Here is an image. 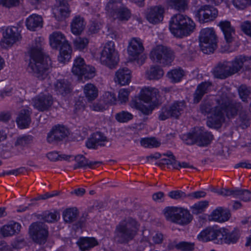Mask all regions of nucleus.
I'll return each mask as SVG.
<instances>
[{
    "label": "nucleus",
    "instance_id": "obj_56",
    "mask_svg": "<svg viewBox=\"0 0 251 251\" xmlns=\"http://www.w3.org/2000/svg\"><path fill=\"white\" fill-rule=\"evenodd\" d=\"M238 92L240 98L244 101H246L250 94V90L246 85H242L238 89Z\"/></svg>",
    "mask_w": 251,
    "mask_h": 251
},
{
    "label": "nucleus",
    "instance_id": "obj_2",
    "mask_svg": "<svg viewBox=\"0 0 251 251\" xmlns=\"http://www.w3.org/2000/svg\"><path fill=\"white\" fill-rule=\"evenodd\" d=\"M43 39L36 38L28 52L30 55L29 67L36 76L45 78L48 75L51 66V60L43 51Z\"/></svg>",
    "mask_w": 251,
    "mask_h": 251
},
{
    "label": "nucleus",
    "instance_id": "obj_50",
    "mask_svg": "<svg viewBox=\"0 0 251 251\" xmlns=\"http://www.w3.org/2000/svg\"><path fill=\"white\" fill-rule=\"evenodd\" d=\"M115 118L120 123H126L133 118V115L127 111H122L115 115Z\"/></svg>",
    "mask_w": 251,
    "mask_h": 251
},
{
    "label": "nucleus",
    "instance_id": "obj_30",
    "mask_svg": "<svg viewBox=\"0 0 251 251\" xmlns=\"http://www.w3.org/2000/svg\"><path fill=\"white\" fill-rule=\"evenodd\" d=\"M33 140V137L30 135H24L18 137L15 143V146L20 151L27 149Z\"/></svg>",
    "mask_w": 251,
    "mask_h": 251
},
{
    "label": "nucleus",
    "instance_id": "obj_36",
    "mask_svg": "<svg viewBox=\"0 0 251 251\" xmlns=\"http://www.w3.org/2000/svg\"><path fill=\"white\" fill-rule=\"evenodd\" d=\"M56 90L64 95L69 93L72 90V86L67 79H59L55 84Z\"/></svg>",
    "mask_w": 251,
    "mask_h": 251
},
{
    "label": "nucleus",
    "instance_id": "obj_33",
    "mask_svg": "<svg viewBox=\"0 0 251 251\" xmlns=\"http://www.w3.org/2000/svg\"><path fill=\"white\" fill-rule=\"evenodd\" d=\"M77 244L81 251H85L97 245L98 242L94 238L82 237L78 240Z\"/></svg>",
    "mask_w": 251,
    "mask_h": 251
},
{
    "label": "nucleus",
    "instance_id": "obj_9",
    "mask_svg": "<svg viewBox=\"0 0 251 251\" xmlns=\"http://www.w3.org/2000/svg\"><path fill=\"white\" fill-rule=\"evenodd\" d=\"M105 10L113 19L123 22L128 21L131 15L130 10L122 3L121 0H110Z\"/></svg>",
    "mask_w": 251,
    "mask_h": 251
},
{
    "label": "nucleus",
    "instance_id": "obj_47",
    "mask_svg": "<svg viewBox=\"0 0 251 251\" xmlns=\"http://www.w3.org/2000/svg\"><path fill=\"white\" fill-rule=\"evenodd\" d=\"M198 136V131H197L193 133H188L183 135L182 139L187 145H191L194 144H197Z\"/></svg>",
    "mask_w": 251,
    "mask_h": 251
},
{
    "label": "nucleus",
    "instance_id": "obj_32",
    "mask_svg": "<svg viewBox=\"0 0 251 251\" xmlns=\"http://www.w3.org/2000/svg\"><path fill=\"white\" fill-rule=\"evenodd\" d=\"M225 234L223 235V237L221 240V243H225L226 244H233L236 243L239 238V230L237 229H234L231 232H228V230L224 228Z\"/></svg>",
    "mask_w": 251,
    "mask_h": 251
},
{
    "label": "nucleus",
    "instance_id": "obj_7",
    "mask_svg": "<svg viewBox=\"0 0 251 251\" xmlns=\"http://www.w3.org/2000/svg\"><path fill=\"white\" fill-rule=\"evenodd\" d=\"M50 45L53 49H59L58 60L61 63L68 61L71 57L72 49L65 36L59 31L50 36Z\"/></svg>",
    "mask_w": 251,
    "mask_h": 251
},
{
    "label": "nucleus",
    "instance_id": "obj_16",
    "mask_svg": "<svg viewBox=\"0 0 251 251\" xmlns=\"http://www.w3.org/2000/svg\"><path fill=\"white\" fill-rule=\"evenodd\" d=\"M195 17L200 23L213 21L218 16V11L214 6L205 4L201 6L195 12Z\"/></svg>",
    "mask_w": 251,
    "mask_h": 251
},
{
    "label": "nucleus",
    "instance_id": "obj_43",
    "mask_svg": "<svg viewBox=\"0 0 251 251\" xmlns=\"http://www.w3.org/2000/svg\"><path fill=\"white\" fill-rule=\"evenodd\" d=\"M100 101L105 105H112L116 104L117 99L114 93L110 92H106L101 97Z\"/></svg>",
    "mask_w": 251,
    "mask_h": 251
},
{
    "label": "nucleus",
    "instance_id": "obj_13",
    "mask_svg": "<svg viewBox=\"0 0 251 251\" xmlns=\"http://www.w3.org/2000/svg\"><path fill=\"white\" fill-rule=\"evenodd\" d=\"M29 233L33 240L40 245L44 244L48 237V227L42 222H35L29 226Z\"/></svg>",
    "mask_w": 251,
    "mask_h": 251
},
{
    "label": "nucleus",
    "instance_id": "obj_57",
    "mask_svg": "<svg viewBox=\"0 0 251 251\" xmlns=\"http://www.w3.org/2000/svg\"><path fill=\"white\" fill-rule=\"evenodd\" d=\"M176 51L178 54L183 57H186L189 53V48L187 45L183 44H178L176 45Z\"/></svg>",
    "mask_w": 251,
    "mask_h": 251
},
{
    "label": "nucleus",
    "instance_id": "obj_55",
    "mask_svg": "<svg viewBox=\"0 0 251 251\" xmlns=\"http://www.w3.org/2000/svg\"><path fill=\"white\" fill-rule=\"evenodd\" d=\"M168 196L174 200H182L188 197L187 195L181 190L172 191L169 193Z\"/></svg>",
    "mask_w": 251,
    "mask_h": 251
},
{
    "label": "nucleus",
    "instance_id": "obj_17",
    "mask_svg": "<svg viewBox=\"0 0 251 251\" xmlns=\"http://www.w3.org/2000/svg\"><path fill=\"white\" fill-rule=\"evenodd\" d=\"M21 37L18 28L16 26L8 27L6 28L3 38L0 44L2 48H6L18 41Z\"/></svg>",
    "mask_w": 251,
    "mask_h": 251
},
{
    "label": "nucleus",
    "instance_id": "obj_61",
    "mask_svg": "<svg viewBox=\"0 0 251 251\" xmlns=\"http://www.w3.org/2000/svg\"><path fill=\"white\" fill-rule=\"evenodd\" d=\"M242 30L247 35L251 37V23L249 22L243 23L241 25Z\"/></svg>",
    "mask_w": 251,
    "mask_h": 251
},
{
    "label": "nucleus",
    "instance_id": "obj_12",
    "mask_svg": "<svg viewBox=\"0 0 251 251\" xmlns=\"http://www.w3.org/2000/svg\"><path fill=\"white\" fill-rule=\"evenodd\" d=\"M72 72L78 77L83 76L84 78H92L97 76L95 68L92 66L85 65L84 59L79 57L74 60Z\"/></svg>",
    "mask_w": 251,
    "mask_h": 251
},
{
    "label": "nucleus",
    "instance_id": "obj_22",
    "mask_svg": "<svg viewBox=\"0 0 251 251\" xmlns=\"http://www.w3.org/2000/svg\"><path fill=\"white\" fill-rule=\"evenodd\" d=\"M107 137L100 132L93 133L86 143V147L89 149H96L98 146H104L107 142Z\"/></svg>",
    "mask_w": 251,
    "mask_h": 251
},
{
    "label": "nucleus",
    "instance_id": "obj_41",
    "mask_svg": "<svg viewBox=\"0 0 251 251\" xmlns=\"http://www.w3.org/2000/svg\"><path fill=\"white\" fill-rule=\"evenodd\" d=\"M170 6L175 9L183 12L188 9V0H170Z\"/></svg>",
    "mask_w": 251,
    "mask_h": 251
},
{
    "label": "nucleus",
    "instance_id": "obj_1",
    "mask_svg": "<svg viewBox=\"0 0 251 251\" xmlns=\"http://www.w3.org/2000/svg\"><path fill=\"white\" fill-rule=\"evenodd\" d=\"M219 96L216 100L217 105L214 108L211 100L204 101L201 104V112L207 116V126L214 128H220L225 121L226 116L229 119L233 118L239 112L241 127L243 129L248 127L250 118L243 111L241 103L231 101L226 93H219Z\"/></svg>",
    "mask_w": 251,
    "mask_h": 251
},
{
    "label": "nucleus",
    "instance_id": "obj_3",
    "mask_svg": "<svg viewBox=\"0 0 251 251\" xmlns=\"http://www.w3.org/2000/svg\"><path fill=\"white\" fill-rule=\"evenodd\" d=\"M138 222L131 217L125 218L116 226L115 239L121 244L127 243L134 239L139 229Z\"/></svg>",
    "mask_w": 251,
    "mask_h": 251
},
{
    "label": "nucleus",
    "instance_id": "obj_24",
    "mask_svg": "<svg viewBox=\"0 0 251 251\" xmlns=\"http://www.w3.org/2000/svg\"><path fill=\"white\" fill-rule=\"evenodd\" d=\"M230 216V211L228 209L218 207L212 212L209 219L211 221L223 223L228 221Z\"/></svg>",
    "mask_w": 251,
    "mask_h": 251
},
{
    "label": "nucleus",
    "instance_id": "obj_58",
    "mask_svg": "<svg viewBox=\"0 0 251 251\" xmlns=\"http://www.w3.org/2000/svg\"><path fill=\"white\" fill-rule=\"evenodd\" d=\"M129 92L125 89H120L119 92V100L121 103H126L128 100Z\"/></svg>",
    "mask_w": 251,
    "mask_h": 251
},
{
    "label": "nucleus",
    "instance_id": "obj_64",
    "mask_svg": "<svg viewBox=\"0 0 251 251\" xmlns=\"http://www.w3.org/2000/svg\"><path fill=\"white\" fill-rule=\"evenodd\" d=\"M240 167L248 169H251V161L245 160L244 161L240 162L235 165V168H238Z\"/></svg>",
    "mask_w": 251,
    "mask_h": 251
},
{
    "label": "nucleus",
    "instance_id": "obj_63",
    "mask_svg": "<svg viewBox=\"0 0 251 251\" xmlns=\"http://www.w3.org/2000/svg\"><path fill=\"white\" fill-rule=\"evenodd\" d=\"M164 239L163 235L160 232H156L152 236V241L155 244H160L163 242Z\"/></svg>",
    "mask_w": 251,
    "mask_h": 251
},
{
    "label": "nucleus",
    "instance_id": "obj_29",
    "mask_svg": "<svg viewBox=\"0 0 251 251\" xmlns=\"http://www.w3.org/2000/svg\"><path fill=\"white\" fill-rule=\"evenodd\" d=\"M211 85V83L208 81L203 82L199 84L194 94V102H199L203 95L209 90Z\"/></svg>",
    "mask_w": 251,
    "mask_h": 251
},
{
    "label": "nucleus",
    "instance_id": "obj_34",
    "mask_svg": "<svg viewBox=\"0 0 251 251\" xmlns=\"http://www.w3.org/2000/svg\"><path fill=\"white\" fill-rule=\"evenodd\" d=\"M84 93L88 101H92L98 96V89L93 84L88 83L84 86Z\"/></svg>",
    "mask_w": 251,
    "mask_h": 251
},
{
    "label": "nucleus",
    "instance_id": "obj_25",
    "mask_svg": "<svg viewBox=\"0 0 251 251\" xmlns=\"http://www.w3.org/2000/svg\"><path fill=\"white\" fill-rule=\"evenodd\" d=\"M75 160L76 164L74 165V169L87 168L94 169L96 167L102 164L101 161H90L84 155L78 154L75 156Z\"/></svg>",
    "mask_w": 251,
    "mask_h": 251
},
{
    "label": "nucleus",
    "instance_id": "obj_40",
    "mask_svg": "<svg viewBox=\"0 0 251 251\" xmlns=\"http://www.w3.org/2000/svg\"><path fill=\"white\" fill-rule=\"evenodd\" d=\"M233 197L249 201H251V192L247 189L234 188Z\"/></svg>",
    "mask_w": 251,
    "mask_h": 251
},
{
    "label": "nucleus",
    "instance_id": "obj_10",
    "mask_svg": "<svg viewBox=\"0 0 251 251\" xmlns=\"http://www.w3.org/2000/svg\"><path fill=\"white\" fill-rule=\"evenodd\" d=\"M150 57L155 63L168 65L173 61L175 55L170 48L159 45L152 49L150 53Z\"/></svg>",
    "mask_w": 251,
    "mask_h": 251
},
{
    "label": "nucleus",
    "instance_id": "obj_31",
    "mask_svg": "<svg viewBox=\"0 0 251 251\" xmlns=\"http://www.w3.org/2000/svg\"><path fill=\"white\" fill-rule=\"evenodd\" d=\"M43 20L41 16L33 14L29 16L26 20V26L30 30H35L38 27H41Z\"/></svg>",
    "mask_w": 251,
    "mask_h": 251
},
{
    "label": "nucleus",
    "instance_id": "obj_62",
    "mask_svg": "<svg viewBox=\"0 0 251 251\" xmlns=\"http://www.w3.org/2000/svg\"><path fill=\"white\" fill-rule=\"evenodd\" d=\"M101 101L93 103L90 105L91 109L95 111H102L105 109V104L101 103Z\"/></svg>",
    "mask_w": 251,
    "mask_h": 251
},
{
    "label": "nucleus",
    "instance_id": "obj_27",
    "mask_svg": "<svg viewBox=\"0 0 251 251\" xmlns=\"http://www.w3.org/2000/svg\"><path fill=\"white\" fill-rule=\"evenodd\" d=\"M21 228V226L19 223L11 222L3 226L0 229V232L4 237L11 236L19 233Z\"/></svg>",
    "mask_w": 251,
    "mask_h": 251
},
{
    "label": "nucleus",
    "instance_id": "obj_4",
    "mask_svg": "<svg viewBox=\"0 0 251 251\" xmlns=\"http://www.w3.org/2000/svg\"><path fill=\"white\" fill-rule=\"evenodd\" d=\"M194 21L186 15H174L169 22L171 32L176 37L183 38L190 35L195 29Z\"/></svg>",
    "mask_w": 251,
    "mask_h": 251
},
{
    "label": "nucleus",
    "instance_id": "obj_53",
    "mask_svg": "<svg viewBox=\"0 0 251 251\" xmlns=\"http://www.w3.org/2000/svg\"><path fill=\"white\" fill-rule=\"evenodd\" d=\"M234 6L239 9H244L251 5V0H232Z\"/></svg>",
    "mask_w": 251,
    "mask_h": 251
},
{
    "label": "nucleus",
    "instance_id": "obj_37",
    "mask_svg": "<svg viewBox=\"0 0 251 251\" xmlns=\"http://www.w3.org/2000/svg\"><path fill=\"white\" fill-rule=\"evenodd\" d=\"M169 107L172 117L178 118L181 114L182 112L185 107V102L183 101H176Z\"/></svg>",
    "mask_w": 251,
    "mask_h": 251
},
{
    "label": "nucleus",
    "instance_id": "obj_59",
    "mask_svg": "<svg viewBox=\"0 0 251 251\" xmlns=\"http://www.w3.org/2000/svg\"><path fill=\"white\" fill-rule=\"evenodd\" d=\"M20 0H0L1 4L7 8H11L18 5Z\"/></svg>",
    "mask_w": 251,
    "mask_h": 251
},
{
    "label": "nucleus",
    "instance_id": "obj_45",
    "mask_svg": "<svg viewBox=\"0 0 251 251\" xmlns=\"http://www.w3.org/2000/svg\"><path fill=\"white\" fill-rule=\"evenodd\" d=\"M41 219L48 223H53L56 222L59 218V215L56 212H51L46 211L41 215Z\"/></svg>",
    "mask_w": 251,
    "mask_h": 251
},
{
    "label": "nucleus",
    "instance_id": "obj_48",
    "mask_svg": "<svg viewBox=\"0 0 251 251\" xmlns=\"http://www.w3.org/2000/svg\"><path fill=\"white\" fill-rule=\"evenodd\" d=\"M186 72L180 68H176L169 71L167 76L169 78H181L186 76Z\"/></svg>",
    "mask_w": 251,
    "mask_h": 251
},
{
    "label": "nucleus",
    "instance_id": "obj_49",
    "mask_svg": "<svg viewBox=\"0 0 251 251\" xmlns=\"http://www.w3.org/2000/svg\"><path fill=\"white\" fill-rule=\"evenodd\" d=\"M47 156L51 161H56L63 159L68 160L71 157V155H68L65 154L59 155L56 151L50 152L47 154Z\"/></svg>",
    "mask_w": 251,
    "mask_h": 251
},
{
    "label": "nucleus",
    "instance_id": "obj_44",
    "mask_svg": "<svg viewBox=\"0 0 251 251\" xmlns=\"http://www.w3.org/2000/svg\"><path fill=\"white\" fill-rule=\"evenodd\" d=\"M140 143L143 147L149 148H156L160 145V142L154 137L142 139Z\"/></svg>",
    "mask_w": 251,
    "mask_h": 251
},
{
    "label": "nucleus",
    "instance_id": "obj_51",
    "mask_svg": "<svg viewBox=\"0 0 251 251\" xmlns=\"http://www.w3.org/2000/svg\"><path fill=\"white\" fill-rule=\"evenodd\" d=\"M175 247L181 251H191L194 249V244L191 242L181 241L176 244Z\"/></svg>",
    "mask_w": 251,
    "mask_h": 251
},
{
    "label": "nucleus",
    "instance_id": "obj_8",
    "mask_svg": "<svg viewBox=\"0 0 251 251\" xmlns=\"http://www.w3.org/2000/svg\"><path fill=\"white\" fill-rule=\"evenodd\" d=\"M163 212L168 221L181 226L189 224L193 219L189 211L182 207H167L164 209Z\"/></svg>",
    "mask_w": 251,
    "mask_h": 251
},
{
    "label": "nucleus",
    "instance_id": "obj_11",
    "mask_svg": "<svg viewBox=\"0 0 251 251\" xmlns=\"http://www.w3.org/2000/svg\"><path fill=\"white\" fill-rule=\"evenodd\" d=\"M216 46V36L213 28L202 29L200 36V46L201 51L205 54L212 53Z\"/></svg>",
    "mask_w": 251,
    "mask_h": 251
},
{
    "label": "nucleus",
    "instance_id": "obj_15",
    "mask_svg": "<svg viewBox=\"0 0 251 251\" xmlns=\"http://www.w3.org/2000/svg\"><path fill=\"white\" fill-rule=\"evenodd\" d=\"M100 60L102 64L110 68L117 63L118 58L113 42H108L105 45L100 53Z\"/></svg>",
    "mask_w": 251,
    "mask_h": 251
},
{
    "label": "nucleus",
    "instance_id": "obj_26",
    "mask_svg": "<svg viewBox=\"0 0 251 251\" xmlns=\"http://www.w3.org/2000/svg\"><path fill=\"white\" fill-rule=\"evenodd\" d=\"M218 25L222 30L226 42L228 43L232 42L235 35V29L231 26L230 22L226 20L222 21L219 23Z\"/></svg>",
    "mask_w": 251,
    "mask_h": 251
},
{
    "label": "nucleus",
    "instance_id": "obj_28",
    "mask_svg": "<svg viewBox=\"0 0 251 251\" xmlns=\"http://www.w3.org/2000/svg\"><path fill=\"white\" fill-rule=\"evenodd\" d=\"M86 23L84 19L80 16L74 18L71 24L72 32L75 35H79L84 30Z\"/></svg>",
    "mask_w": 251,
    "mask_h": 251
},
{
    "label": "nucleus",
    "instance_id": "obj_23",
    "mask_svg": "<svg viewBox=\"0 0 251 251\" xmlns=\"http://www.w3.org/2000/svg\"><path fill=\"white\" fill-rule=\"evenodd\" d=\"M32 113L31 108L26 107L21 110L16 119V122L19 127L25 128L28 127L31 123L30 115Z\"/></svg>",
    "mask_w": 251,
    "mask_h": 251
},
{
    "label": "nucleus",
    "instance_id": "obj_35",
    "mask_svg": "<svg viewBox=\"0 0 251 251\" xmlns=\"http://www.w3.org/2000/svg\"><path fill=\"white\" fill-rule=\"evenodd\" d=\"M197 144L201 147L208 145L213 139V135L210 132L198 131Z\"/></svg>",
    "mask_w": 251,
    "mask_h": 251
},
{
    "label": "nucleus",
    "instance_id": "obj_14",
    "mask_svg": "<svg viewBox=\"0 0 251 251\" xmlns=\"http://www.w3.org/2000/svg\"><path fill=\"white\" fill-rule=\"evenodd\" d=\"M224 234V228L209 226L201 231L198 235L197 238L199 240L202 242L214 241L215 243L220 244Z\"/></svg>",
    "mask_w": 251,
    "mask_h": 251
},
{
    "label": "nucleus",
    "instance_id": "obj_21",
    "mask_svg": "<svg viewBox=\"0 0 251 251\" xmlns=\"http://www.w3.org/2000/svg\"><path fill=\"white\" fill-rule=\"evenodd\" d=\"M164 13V8L162 6H154L149 10L146 18L150 23L156 24L163 20Z\"/></svg>",
    "mask_w": 251,
    "mask_h": 251
},
{
    "label": "nucleus",
    "instance_id": "obj_39",
    "mask_svg": "<svg viewBox=\"0 0 251 251\" xmlns=\"http://www.w3.org/2000/svg\"><path fill=\"white\" fill-rule=\"evenodd\" d=\"M78 214V210L76 208H69L63 212V217L65 222L70 223L76 219Z\"/></svg>",
    "mask_w": 251,
    "mask_h": 251
},
{
    "label": "nucleus",
    "instance_id": "obj_19",
    "mask_svg": "<svg viewBox=\"0 0 251 251\" xmlns=\"http://www.w3.org/2000/svg\"><path fill=\"white\" fill-rule=\"evenodd\" d=\"M144 50L143 43L139 38L133 37L128 42L127 48L129 55L135 60Z\"/></svg>",
    "mask_w": 251,
    "mask_h": 251
},
{
    "label": "nucleus",
    "instance_id": "obj_5",
    "mask_svg": "<svg viewBox=\"0 0 251 251\" xmlns=\"http://www.w3.org/2000/svg\"><path fill=\"white\" fill-rule=\"evenodd\" d=\"M158 95V91L155 88H143L140 91L139 96L132 99L130 105L131 107L140 110L144 114L149 115L152 112L153 109L151 105H145L142 103V102L146 103L151 102H155Z\"/></svg>",
    "mask_w": 251,
    "mask_h": 251
},
{
    "label": "nucleus",
    "instance_id": "obj_52",
    "mask_svg": "<svg viewBox=\"0 0 251 251\" xmlns=\"http://www.w3.org/2000/svg\"><path fill=\"white\" fill-rule=\"evenodd\" d=\"M116 78H131L133 77L131 71L127 68L119 69L115 73Z\"/></svg>",
    "mask_w": 251,
    "mask_h": 251
},
{
    "label": "nucleus",
    "instance_id": "obj_20",
    "mask_svg": "<svg viewBox=\"0 0 251 251\" xmlns=\"http://www.w3.org/2000/svg\"><path fill=\"white\" fill-rule=\"evenodd\" d=\"M67 130L63 126L58 125L52 127L48 134L47 141L50 143L63 140L67 135Z\"/></svg>",
    "mask_w": 251,
    "mask_h": 251
},
{
    "label": "nucleus",
    "instance_id": "obj_18",
    "mask_svg": "<svg viewBox=\"0 0 251 251\" xmlns=\"http://www.w3.org/2000/svg\"><path fill=\"white\" fill-rule=\"evenodd\" d=\"M33 107L40 111L49 109L52 104V98L49 95L40 94L32 99Z\"/></svg>",
    "mask_w": 251,
    "mask_h": 251
},
{
    "label": "nucleus",
    "instance_id": "obj_42",
    "mask_svg": "<svg viewBox=\"0 0 251 251\" xmlns=\"http://www.w3.org/2000/svg\"><path fill=\"white\" fill-rule=\"evenodd\" d=\"M208 204L207 201H200L191 207L192 212L196 215L201 213L208 207Z\"/></svg>",
    "mask_w": 251,
    "mask_h": 251
},
{
    "label": "nucleus",
    "instance_id": "obj_46",
    "mask_svg": "<svg viewBox=\"0 0 251 251\" xmlns=\"http://www.w3.org/2000/svg\"><path fill=\"white\" fill-rule=\"evenodd\" d=\"M88 40L85 37H76L73 40V44L75 49L81 50L85 49L88 44Z\"/></svg>",
    "mask_w": 251,
    "mask_h": 251
},
{
    "label": "nucleus",
    "instance_id": "obj_38",
    "mask_svg": "<svg viewBox=\"0 0 251 251\" xmlns=\"http://www.w3.org/2000/svg\"><path fill=\"white\" fill-rule=\"evenodd\" d=\"M149 78H161L164 75L163 70L159 66L152 65L146 71Z\"/></svg>",
    "mask_w": 251,
    "mask_h": 251
},
{
    "label": "nucleus",
    "instance_id": "obj_54",
    "mask_svg": "<svg viewBox=\"0 0 251 251\" xmlns=\"http://www.w3.org/2000/svg\"><path fill=\"white\" fill-rule=\"evenodd\" d=\"M171 117H172V116L168 106H163L159 111V119L164 121Z\"/></svg>",
    "mask_w": 251,
    "mask_h": 251
},
{
    "label": "nucleus",
    "instance_id": "obj_6",
    "mask_svg": "<svg viewBox=\"0 0 251 251\" xmlns=\"http://www.w3.org/2000/svg\"><path fill=\"white\" fill-rule=\"evenodd\" d=\"M251 60V56L240 55L231 62L225 61L220 63L213 70V74L216 78H224L231 76L238 73L242 68L244 63Z\"/></svg>",
    "mask_w": 251,
    "mask_h": 251
},
{
    "label": "nucleus",
    "instance_id": "obj_60",
    "mask_svg": "<svg viewBox=\"0 0 251 251\" xmlns=\"http://www.w3.org/2000/svg\"><path fill=\"white\" fill-rule=\"evenodd\" d=\"M234 189H228L226 188H222L219 190H216V191H215V193L218 194V195L223 196H233Z\"/></svg>",
    "mask_w": 251,
    "mask_h": 251
}]
</instances>
